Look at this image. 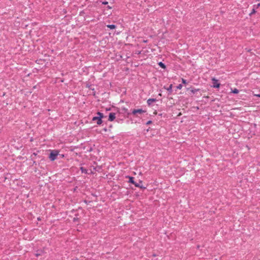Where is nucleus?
<instances>
[{"mask_svg": "<svg viewBox=\"0 0 260 260\" xmlns=\"http://www.w3.org/2000/svg\"><path fill=\"white\" fill-rule=\"evenodd\" d=\"M103 116H103V113L99 112L97 113V116L93 117L92 119V120L93 121H96V123L98 125H100L103 122L102 119L103 117Z\"/></svg>", "mask_w": 260, "mask_h": 260, "instance_id": "1", "label": "nucleus"}, {"mask_svg": "<svg viewBox=\"0 0 260 260\" xmlns=\"http://www.w3.org/2000/svg\"><path fill=\"white\" fill-rule=\"evenodd\" d=\"M58 154L59 151L58 150H51L49 157L51 160L53 161L56 159V157Z\"/></svg>", "mask_w": 260, "mask_h": 260, "instance_id": "2", "label": "nucleus"}, {"mask_svg": "<svg viewBox=\"0 0 260 260\" xmlns=\"http://www.w3.org/2000/svg\"><path fill=\"white\" fill-rule=\"evenodd\" d=\"M145 112V111L142 109H134L132 111V114L136 115L137 114H142Z\"/></svg>", "mask_w": 260, "mask_h": 260, "instance_id": "3", "label": "nucleus"}, {"mask_svg": "<svg viewBox=\"0 0 260 260\" xmlns=\"http://www.w3.org/2000/svg\"><path fill=\"white\" fill-rule=\"evenodd\" d=\"M213 81V87L214 88H219L220 86V84L218 82V80L215 78H212Z\"/></svg>", "mask_w": 260, "mask_h": 260, "instance_id": "4", "label": "nucleus"}, {"mask_svg": "<svg viewBox=\"0 0 260 260\" xmlns=\"http://www.w3.org/2000/svg\"><path fill=\"white\" fill-rule=\"evenodd\" d=\"M115 118V114L114 113H110L109 115V120L112 121Z\"/></svg>", "mask_w": 260, "mask_h": 260, "instance_id": "5", "label": "nucleus"}, {"mask_svg": "<svg viewBox=\"0 0 260 260\" xmlns=\"http://www.w3.org/2000/svg\"><path fill=\"white\" fill-rule=\"evenodd\" d=\"M156 101V100L155 99H149L147 103L148 105H151L153 103L155 102Z\"/></svg>", "mask_w": 260, "mask_h": 260, "instance_id": "6", "label": "nucleus"}, {"mask_svg": "<svg viewBox=\"0 0 260 260\" xmlns=\"http://www.w3.org/2000/svg\"><path fill=\"white\" fill-rule=\"evenodd\" d=\"M127 177L129 179V181H128L129 182H130V183H132L133 184L135 183V182L134 180V177H129V176H128Z\"/></svg>", "mask_w": 260, "mask_h": 260, "instance_id": "7", "label": "nucleus"}, {"mask_svg": "<svg viewBox=\"0 0 260 260\" xmlns=\"http://www.w3.org/2000/svg\"><path fill=\"white\" fill-rule=\"evenodd\" d=\"M107 26L110 29H114L116 28V26L113 24L107 25Z\"/></svg>", "mask_w": 260, "mask_h": 260, "instance_id": "8", "label": "nucleus"}, {"mask_svg": "<svg viewBox=\"0 0 260 260\" xmlns=\"http://www.w3.org/2000/svg\"><path fill=\"white\" fill-rule=\"evenodd\" d=\"M172 84H171L166 89L170 92H172Z\"/></svg>", "mask_w": 260, "mask_h": 260, "instance_id": "9", "label": "nucleus"}, {"mask_svg": "<svg viewBox=\"0 0 260 260\" xmlns=\"http://www.w3.org/2000/svg\"><path fill=\"white\" fill-rule=\"evenodd\" d=\"M81 170L82 173H85V174L87 173V171L86 169H84L82 167V168H81Z\"/></svg>", "mask_w": 260, "mask_h": 260, "instance_id": "10", "label": "nucleus"}, {"mask_svg": "<svg viewBox=\"0 0 260 260\" xmlns=\"http://www.w3.org/2000/svg\"><path fill=\"white\" fill-rule=\"evenodd\" d=\"M158 64L160 67H161L163 69H165L166 67L165 64L161 62H159Z\"/></svg>", "mask_w": 260, "mask_h": 260, "instance_id": "11", "label": "nucleus"}, {"mask_svg": "<svg viewBox=\"0 0 260 260\" xmlns=\"http://www.w3.org/2000/svg\"><path fill=\"white\" fill-rule=\"evenodd\" d=\"M232 92L234 93H238L239 92V90L235 88L232 91Z\"/></svg>", "mask_w": 260, "mask_h": 260, "instance_id": "12", "label": "nucleus"}, {"mask_svg": "<svg viewBox=\"0 0 260 260\" xmlns=\"http://www.w3.org/2000/svg\"><path fill=\"white\" fill-rule=\"evenodd\" d=\"M255 9H256L255 8H254V7L253 8V9H252V12L250 14V15H252V14H253L255 13V12H256L255 11Z\"/></svg>", "mask_w": 260, "mask_h": 260, "instance_id": "13", "label": "nucleus"}, {"mask_svg": "<svg viewBox=\"0 0 260 260\" xmlns=\"http://www.w3.org/2000/svg\"><path fill=\"white\" fill-rule=\"evenodd\" d=\"M177 89H181L182 88V85L179 84L177 86Z\"/></svg>", "mask_w": 260, "mask_h": 260, "instance_id": "14", "label": "nucleus"}, {"mask_svg": "<svg viewBox=\"0 0 260 260\" xmlns=\"http://www.w3.org/2000/svg\"><path fill=\"white\" fill-rule=\"evenodd\" d=\"M254 8H255L256 9H257L259 7H260V3L258 4L257 5H254L253 6Z\"/></svg>", "mask_w": 260, "mask_h": 260, "instance_id": "15", "label": "nucleus"}, {"mask_svg": "<svg viewBox=\"0 0 260 260\" xmlns=\"http://www.w3.org/2000/svg\"><path fill=\"white\" fill-rule=\"evenodd\" d=\"M134 184L136 187H140V185L139 183H137L135 182Z\"/></svg>", "mask_w": 260, "mask_h": 260, "instance_id": "16", "label": "nucleus"}, {"mask_svg": "<svg viewBox=\"0 0 260 260\" xmlns=\"http://www.w3.org/2000/svg\"><path fill=\"white\" fill-rule=\"evenodd\" d=\"M182 83L184 84H187L186 81L185 79H182Z\"/></svg>", "mask_w": 260, "mask_h": 260, "instance_id": "17", "label": "nucleus"}, {"mask_svg": "<svg viewBox=\"0 0 260 260\" xmlns=\"http://www.w3.org/2000/svg\"><path fill=\"white\" fill-rule=\"evenodd\" d=\"M151 122H152L151 121H150V120L148 121L147 122L146 124H147V125L150 124L151 123Z\"/></svg>", "mask_w": 260, "mask_h": 260, "instance_id": "18", "label": "nucleus"}, {"mask_svg": "<svg viewBox=\"0 0 260 260\" xmlns=\"http://www.w3.org/2000/svg\"><path fill=\"white\" fill-rule=\"evenodd\" d=\"M254 95L257 97H260V94H255Z\"/></svg>", "mask_w": 260, "mask_h": 260, "instance_id": "19", "label": "nucleus"}, {"mask_svg": "<svg viewBox=\"0 0 260 260\" xmlns=\"http://www.w3.org/2000/svg\"><path fill=\"white\" fill-rule=\"evenodd\" d=\"M140 188H145V187H143V186H141V185H140Z\"/></svg>", "mask_w": 260, "mask_h": 260, "instance_id": "20", "label": "nucleus"}, {"mask_svg": "<svg viewBox=\"0 0 260 260\" xmlns=\"http://www.w3.org/2000/svg\"><path fill=\"white\" fill-rule=\"evenodd\" d=\"M191 92H192V93H194V90H191Z\"/></svg>", "mask_w": 260, "mask_h": 260, "instance_id": "21", "label": "nucleus"}, {"mask_svg": "<svg viewBox=\"0 0 260 260\" xmlns=\"http://www.w3.org/2000/svg\"><path fill=\"white\" fill-rule=\"evenodd\" d=\"M103 4L106 5V4H108V3L107 2H105V3H103Z\"/></svg>", "mask_w": 260, "mask_h": 260, "instance_id": "22", "label": "nucleus"}, {"mask_svg": "<svg viewBox=\"0 0 260 260\" xmlns=\"http://www.w3.org/2000/svg\"><path fill=\"white\" fill-rule=\"evenodd\" d=\"M257 1H259L260 0H256Z\"/></svg>", "mask_w": 260, "mask_h": 260, "instance_id": "23", "label": "nucleus"}]
</instances>
